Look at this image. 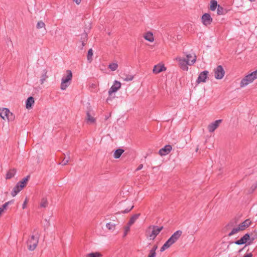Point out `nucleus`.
Listing matches in <instances>:
<instances>
[{
  "label": "nucleus",
  "instance_id": "f257e3e1",
  "mask_svg": "<svg viewBox=\"0 0 257 257\" xmlns=\"http://www.w3.org/2000/svg\"><path fill=\"white\" fill-rule=\"evenodd\" d=\"M187 59L181 57H177L176 60L178 62L180 67L184 71H187L188 69V65H192L195 62L196 57L195 55L186 54Z\"/></svg>",
  "mask_w": 257,
  "mask_h": 257
},
{
  "label": "nucleus",
  "instance_id": "f03ea898",
  "mask_svg": "<svg viewBox=\"0 0 257 257\" xmlns=\"http://www.w3.org/2000/svg\"><path fill=\"white\" fill-rule=\"evenodd\" d=\"M182 234V231L181 230H179L175 231L161 247L160 251L163 252L171 246L173 244L177 241V240L181 236Z\"/></svg>",
  "mask_w": 257,
  "mask_h": 257
},
{
  "label": "nucleus",
  "instance_id": "7ed1b4c3",
  "mask_svg": "<svg viewBox=\"0 0 257 257\" xmlns=\"http://www.w3.org/2000/svg\"><path fill=\"white\" fill-rule=\"evenodd\" d=\"M39 236L38 232H37L35 234L31 235L28 239L27 243L30 250L33 251L36 248L39 242Z\"/></svg>",
  "mask_w": 257,
  "mask_h": 257
},
{
  "label": "nucleus",
  "instance_id": "20e7f679",
  "mask_svg": "<svg viewBox=\"0 0 257 257\" xmlns=\"http://www.w3.org/2000/svg\"><path fill=\"white\" fill-rule=\"evenodd\" d=\"M163 228V226L159 227L156 225H150L147 229L146 233L150 239L153 240L156 238L157 235L159 234Z\"/></svg>",
  "mask_w": 257,
  "mask_h": 257
},
{
  "label": "nucleus",
  "instance_id": "39448f33",
  "mask_svg": "<svg viewBox=\"0 0 257 257\" xmlns=\"http://www.w3.org/2000/svg\"><path fill=\"white\" fill-rule=\"evenodd\" d=\"M256 79H257V69L246 75L241 80L240 86L241 87H245L248 84L252 83Z\"/></svg>",
  "mask_w": 257,
  "mask_h": 257
},
{
  "label": "nucleus",
  "instance_id": "423d86ee",
  "mask_svg": "<svg viewBox=\"0 0 257 257\" xmlns=\"http://www.w3.org/2000/svg\"><path fill=\"white\" fill-rule=\"evenodd\" d=\"M29 177V176H27L26 178H24L22 181L19 182L17 184L12 191L11 194L12 196L15 197L16 196L17 194L20 192L25 186H26Z\"/></svg>",
  "mask_w": 257,
  "mask_h": 257
},
{
  "label": "nucleus",
  "instance_id": "0eeeda50",
  "mask_svg": "<svg viewBox=\"0 0 257 257\" xmlns=\"http://www.w3.org/2000/svg\"><path fill=\"white\" fill-rule=\"evenodd\" d=\"M66 73V76H63L62 78L61 89L63 90H65L70 85L72 78V73L70 70H67Z\"/></svg>",
  "mask_w": 257,
  "mask_h": 257
},
{
  "label": "nucleus",
  "instance_id": "6e6552de",
  "mask_svg": "<svg viewBox=\"0 0 257 257\" xmlns=\"http://www.w3.org/2000/svg\"><path fill=\"white\" fill-rule=\"evenodd\" d=\"M121 87V83L118 81L115 80L113 84L111 86L110 88L108 90V94L109 97L106 99V102L109 103V101L112 100V98L110 96L113 93L116 92Z\"/></svg>",
  "mask_w": 257,
  "mask_h": 257
},
{
  "label": "nucleus",
  "instance_id": "1a4fd4ad",
  "mask_svg": "<svg viewBox=\"0 0 257 257\" xmlns=\"http://www.w3.org/2000/svg\"><path fill=\"white\" fill-rule=\"evenodd\" d=\"M249 240V241L248 242V244H250L253 240V238H252L251 240H250L249 234L248 233H246L241 237L240 239L235 241L234 243L237 245H241L247 242Z\"/></svg>",
  "mask_w": 257,
  "mask_h": 257
},
{
  "label": "nucleus",
  "instance_id": "9d476101",
  "mask_svg": "<svg viewBox=\"0 0 257 257\" xmlns=\"http://www.w3.org/2000/svg\"><path fill=\"white\" fill-rule=\"evenodd\" d=\"M215 78L217 79H222L225 74L224 70L221 65L218 66L214 70Z\"/></svg>",
  "mask_w": 257,
  "mask_h": 257
},
{
  "label": "nucleus",
  "instance_id": "9b49d317",
  "mask_svg": "<svg viewBox=\"0 0 257 257\" xmlns=\"http://www.w3.org/2000/svg\"><path fill=\"white\" fill-rule=\"evenodd\" d=\"M208 71H204L201 72L198 77V78L196 80L197 84H199L201 82H205L206 81V79H207L208 75Z\"/></svg>",
  "mask_w": 257,
  "mask_h": 257
},
{
  "label": "nucleus",
  "instance_id": "f8f14e48",
  "mask_svg": "<svg viewBox=\"0 0 257 257\" xmlns=\"http://www.w3.org/2000/svg\"><path fill=\"white\" fill-rule=\"evenodd\" d=\"M201 20L203 24L207 26L212 23V18L209 14L205 13L202 16Z\"/></svg>",
  "mask_w": 257,
  "mask_h": 257
},
{
  "label": "nucleus",
  "instance_id": "ddd939ff",
  "mask_svg": "<svg viewBox=\"0 0 257 257\" xmlns=\"http://www.w3.org/2000/svg\"><path fill=\"white\" fill-rule=\"evenodd\" d=\"M221 120L218 119L216 120L213 122L209 124L207 127L208 131L209 132H214L219 126V124L221 123Z\"/></svg>",
  "mask_w": 257,
  "mask_h": 257
},
{
  "label": "nucleus",
  "instance_id": "4468645a",
  "mask_svg": "<svg viewBox=\"0 0 257 257\" xmlns=\"http://www.w3.org/2000/svg\"><path fill=\"white\" fill-rule=\"evenodd\" d=\"M172 150L171 145H166L164 148L159 150V153L161 156H165L168 154Z\"/></svg>",
  "mask_w": 257,
  "mask_h": 257
},
{
  "label": "nucleus",
  "instance_id": "2eb2a0df",
  "mask_svg": "<svg viewBox=\"0 0 257 257\" xmlns=\"http://www.w3.org/2000/svg\"><path fill=\"white\" fill-rule=\"evenodd\" d=\"M251 221L249 219H246L245 221L239 224L238 226L241 231L245 230L246 228L249 227L251 224Z\"/></svg>",
  "mask_w": 257,
  "mask_h": 257
},
{
  "label": "nucleus",
  "instance_id": "dca6fc26",
  "mask_svg": "<svg viewBox=\"0 0 257 257\" xmlns=\"http://www.w3.org/2000/svg\"><path fill=\"white\" fill-rule=\"evenodd\" d=\"M166 68L163 65L158 64L154 66L153 72L155 74H158L162 71H165Z\"/></svg>",
  "mask_w": 257,
  "mask_h": 257
},
{
  "label": "nucleus",
  "instance_id": "f3484780",
  "mask_svg": "<svg viewBox=\"0 0 257 257\" xmlns=\"http://www.w3.org/2000/svg\"><path fill=\"white\" fill-rule=\"evenodd\" d=\"M86 121L88 123L92 124L95 122V119L92 115L90 111H88L86 113Z\"/></svg>",
  "mask_w": 257,
  "mask_h": 257
},
{
  "label": "nucleus",
  "instance_id": "a211bd4d",
  "mask_svg": "<svg viewBox=\"0 0 257 257\" xmlns=\"http://www.w3.org/2000/svg\"><path fill=\"white\" fill-rule=\"evenodd\" d=\"M9 112V109L7 108H0V116L3 119H6L7 117V114Z\"/></svg>",
  "mask_w": 257,
  "mask_h": 257
},
{
  "label": "nucleus",
  "instance_id": "6ab92c4d",
  "mask_svg": "<svg viewBox=\"0 0 257 257\" xmlns=\"http://www.w3.org/2000/svg\"><path fill=\"white\" fill-rule=\"evenodd\" d=\"M34 103V99L33 97H29L26 100V106L27 109L31 108Z\"/></svg>",
  "mask_w": 257,
  "mask_h": 257
},
{
  "label": "nucleus",
  "instance_id": "aec40b11",
  "mask_svg": "<svg viewBox=\"0 0 257 257\" xmlns=\"http://www.w3.org/2000/svg\"><path fill=\"white\" fill-rule=\"evenodd\" d=\"M48 205V201L46 197H43L40 203V206L41 208H46Z\"/></svg>",
  "mask_w": 257,
  "mask_h": 257
},
{
  "label": "nucleus",
  "instance_id": "412c9836",
  "mask_svg": "<svg viewBox=\"0 0 257 257\" xmlns=\"http://www.w3.org/2000/svg\"><path fill=\"white\" fill-rule=\"evenodd\" d=\"M144 38L150 42H152L154 40L153 35L151 32H147L144 35Z\"/></svg>",
  "mask_w": 257,
  "mask_h": 257
},
{
  "label": "nucleus",
  "instance_id": "4be33fe9",
  "mask_svg": "<svg viewBox=\"0 0 257 257\" xmlns=\"http://www.w3.org/2000/svg\"><path fill=\"white\" fill-rule=\"evenodd\" d=\"M16 173V170L15 169H13L9 170L7 175H6V179H10L13 177Z\"/></svg>",
  "mask_w": 257,
  "mask_h": 257
},
{
  "label": "nucleus",
  "instance_id": "5701e85b",
  "mask_svg": "<svg viewBox=\"0 0 257 257\" xmlns=\"http://www.w3.org/2000/svg\"><path fill=\"white\" fill-rule=\"evenodd\" d=\"M140 216V214H136L134 215L131 218L130 220L128 223V224L129 226L132 225L136 221V220L139 218V217Z\"/></svg>",
  "mask_w": 257,
  "mask_h": 257
},
{
  "label": "nucleus",
  "instance_id": "b1692460",
  "mask_svg": "<svg viewBox=\"0 0 257 257\" xmlns=\"http://www.w3.org/2000/svg\"><path fill=\"white\" fill-rule=\"evenodd\" d=\"M123 152L124 150L123 149H118L116 150L113 154L114 158L115 159L119 158Z\"/></svg>",
  "mask_w": 257,
  "mask_h": 257
},
{
  "label": "nucleus",
  "instance_id": "393cba45",
  "mask_svg": "<svg viewBox=\"0 0 257 257\" xmlns=\"http://www.w3.org/2000/svg\"><path fill=\"white\" fill-rule=\"evenodd\" d=\"M217 1L215 0H212L210 2V9L212 11L215 10L217 7H218Z\"/></svg>",
  "mask_w": 257,
  "mask_h": 257
},
{
  "label": "nucleus",
  "instance_id": "a878e982",
  "mask_svg": "<svg viewBox=\"0 0 257 257\" xmlns=\"http://www.w3.org/2000/svg\"><path fill=\"white\" fill-rule=\"evenodd\" d=\"M116 226V224L112 222L107 223L106 224V227L107 229L111 231H113L114 230Z\"/></svg>",
  "mask_w": 257,
  "mask_h": 257
},
{
  "label": "nucleus",
  "instance_id": "bb28decb",
  "mask_svg": "<svg viewBox=\"0 0 257 257\" xmlns=\"http://www.w3.org/2000/svg\"><path fill=\"white\" fill-rule=\"evenodd\" d=\"M48 76L47 75V71L46 70H43V73L41 76L40 82L42 84L48 78Z\"/></svg>",
  "mask_w": 257,
  "mask_h": 257
},
{
  "label": "nucleus",
  "instance_id": "cd10ccee",
  "mask_svg": "<svg viewBox=\"0 0 257 257\" xmlns=\"http://www.w3.org/2000/svg\"><path fill=\"white\" fill-rule=\"evenodd\" d=\"M70 159V153H68L67 155L66 158H64L62 162L60 163L63 166L66 165L69 162Z\"/></svg>",
  "mask_w": 257,
  "mask_h": 257
},
{
  "label": "nucleus",
  "instance_id": "c85d7f7f",
  "mask_svg": "<svg viewBox=\"0 0 257 257\" xmlns=\"http://www.w3.org/2000/svg\"><path fill=\"white\" fill-rule=\"evenodd\" d=\"M118 64L117 63H110L108 65V68L112 71H115L118 68Z\"/></svg>",
  "mask_w": 257,
  "mask_h": 257
},
{
  "label": "nucleus",
  "instance_id": "c756f323",
  "mask_svg": "<svg viewBox=\"0 0 257 257\" xmlns=\"http://www.w3.org/2000/svg\"><path fill=\"white\" fill-rule=\"evenodd\" d=\"M240 231H241V230H240V228H239L238 226L236 227H234L232 229L231 232L228 233V236H231L237 233V232H238Z\"/></svg>",
  "mask_w": 257,
  "mask_h": 257
},
{
  "label": "nucleus",
  "instance_id": "7c9ffc66",
  "mask_svg": "<svg viewBox=\"0 0 257 257\" xmlns=\"http://www.w3.org/2000/svg\"><path fill=\"white\" fill-rule=\"evenodd\" d=\"M93 51L92 49H90L88 50V54H87V60L89 62H91L92 60V56H93Z\"/></svg>",
  "mask_w": 257,
  "mask_h": 257
},
{
  "label": "nucleus",
  "instance_id": "2f4dec72",
  "mask_svg": "<svg viewBox=\"0 0 257 257\" xmlns=\"http://www.w3.org/2000/svg\"><path fill=\"white\" fill-rule=\"evenodd\" d=\"M101 256V254L98 252H91L86 255V257H100Z\"/></svg>",
  "mask_w": 257,
  "mask_h": 257
},
{
  "label": "nucleus",
  "instance_id": "473e14b6",
  "mask_svg": "<svg viewBox=\"0 0 257 257\" xmlns=\"http://www.w3.org/2000/svg\"><path fill=\"white\" fill-rule=\"evenodd\" d=\"M124 77H122V79L124 81H132L134 79V76L132 75H123Z\"/></svg>",
  "mask_w": 257,
  "mask_h": 257
},
{
  "label": "nucleus",
  "instance_id": "72a5a7b5",
  "mask_svg": "<svg viewBox=\"0 0 257 257\" xmlns=\"http://www.w3.org/2000/svg\"><path fill=\"white\" fill-rule=\"evenodd\" d=\"M15 115L14 114L9 111V112L7 114V119L8 121H13L15 119Z\"/></svg>",
  "mask_w": 257,
  "mask_h": 257
},
{
  "label": "nucleus",
  "instance_id": "f704fd0d",
  "mask_svg": "<svg viewBox=\"0 0 257 257\" xmlns=\"http://www.w3.org/2000/svg\"><path fill=\"white\" fill-rule=\"evenodd\" d=\"M87 34L86 33H83L81 35L80 40L81 41H87Z\"/></svg>",
  "mask_w": 257,
  "mask_h": 257
},
{
  "label": "nucleus",
  "instance_id": "c9c22d12",
  "mask_svg": "<svg viewBox=\"0 0 257 257\" xmlns=\"http://www.w3.org/2000/svg\"><path fill=\"white\" fill-rule=\"evenodd\" d=\"M36 27L37 29H41V28H45V23L42 21H39L37 24V26H36Z\"/></svg>",
  "mask_w": 257,
  "mask_h": 257
},
{
  "label": "nucleus",
  "instance_id": "e433bc0d",
  "mask_svg": "<svg viewBox=\"0 0 257 257\" xmlns=\"http://www.w3.org/2000/svg\"><path fill=\"white\" fill-rule=\"evenodd\" d=\"M224 12V9L222 7L220 6L219 5L217 7V14L218 15H222L223 14Z\"/></svg>",
  "mask_w": 257,
  "mask_h": 257
},
{
  "label": "nucleus",
  "instance_id": "4c0bfd02",
  "mask_svg": "<svg viewBox=\"0 0 257 257\" xmlns=\"http://www.w3.org/2000/svg\"><path fill=\"white\" fill-rule=\"evenodd\" d=\"M134 208V205H130L128 208L125 209L124 210L121 211L122 213H126L130 212Z\"/></svg>",
  "mask_w": 257,
  "mask_h": 257
},
{
  "label": "nucleus",
  "instance_id": "58836bf2",
  "mask_svg": "<svg viewBox=\"0 0 257 257\" xmlns=\"http://www.w3.org/2000/svg\"><path fill=\"white\" fill-rule=\"evenodd\" d=\"M156 253L154 250H151L148 255V257H156Z\"/></svg>",
  "mask_w": 257,
  "mask_h": 257
},
{
  "label": "nucleus",
  "instance_id": "ea45409f",
  "mask_svg": "<svg viewBox=\"0 0 257 257\" xmlns=\"http://www.w3.org/2000/svg\"><path fill=\"white\" fill-rule=\"evenodd\" d=\"M86 42L87 41H81V42H80V43H81V45L79 46V48L80 49H81V50L83 49L84 46H85V45L86 44Z\"/></svg>",
  "mask_w": 257,
  "mask_h": 257
},
{
  "label": "nucleus",
  "instance_id": "a19ab883",
  "mask_svg": "<svg viewBox=\"0 0 257 257\" xmlns=\"http://www.w3.org/2000/svg\"><path fill=\"white\" fill-rule=\"evenodd\" d=\"M11 203L10 201H9V202H7L6 203H5L3 205L2 207H1L2 208V209L3 210H5L6 209L7 207H8V205Z\"/></svg>",
  "mask_w": 257,
  "mask_h": 257
},
{
  "label": "nucleus",
  "instance_id": "79ce46f5",
  "mask_svg": "<svg viewBox=\"0 0 257 257\" xmlns=\"http://www.w3.org/2000/svg\"><path fill=\"white\" fill-rule=\"evenodd\" d=\"M27 203H28V199L26 198L23 204V209H25L26 208Z\"/></svg>",
  "mask_w": 257,
  "mask_h": 257
},
{
  "label": "nucleus",
  "instance_id": "37998d69",
  "mask_svg": "<svg viewBox=\"0 0 257 257\" xmlns=\"http://www.w3.org/2000/svg\"><path fill=\"white\" fill-rule=\"evenodd\" d=\"M130 230V226H127L125 228L124 235H126L127 232Z\"/></svg>",
  "mask_w": 257,
  "mask_h": 257
},
{
  "label": "nucleus",
  "instance_id": "c03bdc74",
  "mask_svg": "<svg viewBox=\"0 0 257 257\" xmlns=\"http://www.w3.org/2000/svg\"><path fill=\"white\" fill-rule=\"evenodd\" d=\"M143 168V164H140V165L138 166V167L137 168L136 171H139V170H141Z\"/></svg>",
  "mask_w": 257,
  "mask_h": 257
},
{
  "label": "nucleus",
  "instance_id": "a18cd8bd",
  "mask_svg": "<svg viewBox=\"0 0 257 257\" xmlns=\"http://www.w3.org/2000/svg\"><path fill=\"white\" fill-rule=\"evenodd\" d=\"M77 5H79L81 3V0H73Z\"/></svg>",
  "mask_w": 257,
  "mask_h": 257
},
{
  "label": "nucleus",
  "instance_id": "49530a36",
  "mask_svg": "<svg viewBox=\"0 0 257 257\" xmlns=\"http://www.w3.org/2000/svg\"><path fill=\"white\" fill-rule=\"evenodd\" d=\"M251 256H252V254L251 253H247V254L244 255L243 257H251Z\"/></svg>",
  "mask_w": 257,
  "mask_h": 257
},
{
  "label": "nucleus",
  "instance_id": "de8ad7c7",
  "mask_svg": "<svg viewBox=\"0 0 257 257\" xmlns=\"http://www.w3.org/2000/svg\"><path fill=\"white\" fill-rule=\"evenodd\" d=\"M4 210H3L2 207H0V216H1L2 213L4 212Z\"/></svg>",
  "mask_w": 257,
  "mask_h": 257
},
{
  "label": "nucleus",
  "instance_id": "09e8293b",
  "mask_svg": "<svg viewBox=\"0 0 257 257\" xmlns=\"http://www.w3.org/2000/svg\"><path fill=\"white\" fill-rule=\"evenodd\" d=\"M157 246H154L151 250H154V251L156 252V250L157 249Z\"/></svg>",
  "mask_w": 257,
  "mask_h": 257
},
{
  "label": "nucleus",
  "instance_id": "8fccbe9b",
  "mask_svg": "<svg viewBox=\"0 0 257 257\" xmlns=\"http://www.w3.org/2000/svg\"><path fill=\"white\" fill-rule=\"evenodd\" d=\"M45 220H46V221H47V222H48V226H49V225H50V223H49V220H48V219H45Z\"/></svg>",
  "mask_w": 257,
  "mask_h": 257
},
{
  "label": "nucleus",
  "instance_id": "3c124183",
  "mask_svg": "<svg viewBox=\"0 0 257 257\" xmlns=\"http://www.w3.org/2000/svg\"><path fill=\"white\" fill-rule=\"evenodd\" d=\"M255 0H249L250 2H254Z\"/></svg>",
  "mask_w": 257,
  "mask_h": 257
},
{
  "label": "nucleus",
  "instance_id": "603ef678",
  "mask_svg": "<svg viewBox=\"0 0 257 257\" xmlns=\"http://www.w3.org/2000/svg\"><path fill=\"white\" fill-rule=\"evenodd\" d=\"M198 150V148H197V149H196V152H197Z\"/></svg>",
  "mask_w": 257,
  "mask_h": 257
},
{
  "label": "nucleus",
  "instance_id": "864d4df0",
  "mask_svg": "<svg viewBox=\"0 0 257 257\" xmlns=\"http://www.w3.org/2000/svg\"><path fill=\"white\" fill-rule=\"evenodd\" d=\"M34 232H35V234L37 232V231H36V230H34Z\"/></svg>",
  "mask_w": 257,
  "mask_h": 257
}]
</instances>
